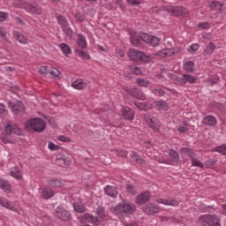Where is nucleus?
Segmentation results:
<instances>
[{"label": "nucleus", "instance_id": "1", "mask_svg": "<svg viewBox=\"0 0 226 226\" xmlns=\"http://www.w3.org/2000/svg\"><path fill=\"white\" fill-rule=\"evenodd\" d=\"M129 34L131 36V43L134 47H139L140 40H142L147 45H151L152 47H156V45L160 43V39L154 35H149L147 34H139V35H138L137 33L133 30H131Z\"/></svg>", "mask_w": 226, "mask_h": 226}, {"label": "nucleus", "instance_id": "2", "mask_svg": "<svg viewBox=\"0 0 226 226\" xmlns=\"http://www.w3.org/2000/svg\"><path fill=\"white\" fill-rule=\"evenodd\" d=\"M135 206L127 200H123L121 203L111 208L112 213L117 216H124V215H133L135 213Z\"/></svg>", "mask_w": 226, "mask_h": 226}, {"label": "nucleus", "instance_id": "3", "mask_svg": "<svg viewBox=\"0 0 226 226\" xmlns=\"http://www.w3.org/2000/svg\"><path fill=\"white\" fill-rule=\"evenodd\" d=\"M95 215L97 216H93L90 214H85L83 215L84 222H88V223H94V225H100L101 222H105L107 220V215L105 214V208L102 207H99L96 211Z\"/></svg>", "mask_w": 226, "mask_h": 226}, {"label": "nucleus", "instance_id": "4", "mask_svg": "<svg viewBox=\"0 0 226 226\" xmlns=\"http://www.w3.org/2000/svg\"><path fill=\"white\" fill-rule=\"evenodd\" d=\"M26 128L41 133V132H44L45 128H47V124L45 121L41 120V118H34L26 122Z\"/></svg>", "mask_w": 226, "mask_h": 226}, {"label": "nucleus", "instance_id": "5", "mask_svg": "<svg viewBox=\"0 0 226 226\" xmlns=\"http://www.w3.org/2000/svg\"><path fill=\"white\" fill-rule=\"evenodd\" d=\"M128 56L132 61H142V63H149L151 61V56L135 49H131Z\"/></svg>", "mask_w": 226, "mask_h": 226}, {"label": "nucleus", "instance_id": "6", "mask_svg": "<svg viewBox=\"0 0 226 226\" xmlns=\"http://www.w3.org/2000/svg\"><path fill=\"white\" fill-rule=\"evenodd\" d=\"M200 223L203 226H220V219L216 215H205L200 216Z\"/></svg>", "mask_w": 226, "mask_h": 226}, {"label": "nucleus", "instance_id": "7", "mask_svg": "<svg viewBox=\"0 0 226 226\" xmlns=\"http://www.w3.org/2000/svg\"><path fill=\"white\" fill-rule=\"evenodd\" d=\"M162 10L168 11V13H171V15H174L175 17H179V15H188V10L181 6H164Z\"/></svg>", "mask_w": 226, "mask_h": 226}, {"label": "nucleus", "instance_id": "8", "mask_svg": "<svg viewBox=\"0 0 226 226\" xmlns=\"http://www.w3.org/2000/svg\"><path fill=\"white\" fill-rule=\"evenodd\" d=\"M53 215L56 218H59L60 220H64V222L70 220V218L72 216V214H70V212H68V210H66L61 207H57L55 209Z\"/></svg>", "mask_w": 226, "mask_h": 226}, {"label": "nucleus", "instance_id": "9", "mask_svg": "<svg viewBox=\"0 0 226 226\" xmlns=\"http://www.w3.org/2000/svg\"><path fill=\"white\" fill-rule=\"evenodd\" d=\"M145 121L152 130H154V132H158L160 130V121L156 119V117H154L151 115H146Z\"/></svg>", "mask_w": 226, "mask_h": 226}, {"label": "nucleus", "instance_id": "10", "mask_svg": "<svg viewBox=\"0 0 226 226\" xmlns=\"http://www.w3.org/2000/svg\"><path fill=\"white\" fill-rule=\"evenodd\" d=\"M8 106L14 114H19L24 110V103L20 101H9Z\"/></svg>", "mask_w": 226, "mask_h": 226}, {"label": "nucleus", "instance_id": "11", "mask_svg": "<svg viewBox=\"0 0 226 226\" xmlns=\"http://www.w3.org/2000/svg\"><path fill=\"white\" fill-rule=\"evenodd\" d=\"M4 132L7 135H22V130L19 128L16 124H4Z\"/></svg>", "mask_w": 226, "mask_h": 226}, {"label": "nucleus", "instance_id": "12", "mask_svg": "<svg viewBox=\"0 0 226 226\" xmlns=\"http://www.w3.org/2000/svg\"><path fill=\"white\" fill-rule=\"evenodd\" d=\"M195 80H197V78L190 74H184L182 78H177V84L179 86H185L187 82L189 84H195Z\"/></svg>", "mask_w": 226, "mask_h": 226}, {"label": "nucleus", "instance_id": "13", "mask_svg": "<svg viewBox=\"0 0 226 226\" xmlns=\"http://www.w3.org/2000/svg\"><path fill=\"white\" fill-rule=\"evenodd\" d=\"M26 11L32 15H41L42 10L36 4H27L25 7Z\"/></svg>", "mask_w": 226, "mask_h": 226}, {"label": "nucleus", "instance_id": "14", "mask_svg": "<svg viewBox=\"0 0 226 226\" xmlns=\"http://www.w3.org/2000/svg\"><path fill=\"white\" fill-rule=\"evenodd\" d=\"M121 112L122 116H124V119H127V121H133L135 119V111L129 107H122Z\"/></svg>", "mask_w": 226, "mask_h": 226}, {"label": "nucleus", "instance_id": "15", "mask_svg": "<svg viewBox=\"0 0 226 226\" xmlns=\"http://www.w3.org/2000/svg\"><path fill=\"white\" fill-rule=\"evenodd\" d=\"M149 199H151V192L147 191V192H144L143 193L139 194L136 197V203L142 206V204H146V202H147Z\"/></svg>", "mask_w": 226, "mask_h": 226}, {"label": "nucleus", "instance_id": "16", "mask_svg": "<svg viewBox=\"0 0 226 226\" xmlns=\"http://www.w3.org/2000/svg\"><path fill=\"white\" fill-rule=\"evenodd\" d=\"M104 192L108 197H111V199H116L117 197V187L114 185H106L104 187Z\"/></svg>", "mask_w": 226, "mask_h": 226}, {"label": "nucleus", "instance_id": "17", "mask_svg": "<svg viewBox=\"0 0 226 226\" xmlns=\"http://www.w3.org/2000/svg\"><path fill=\"white\" fill-rule=\"evenodd\" d=\"M158 204H163L164 206H179V201L177 200H169V199H158L156 200Z\"/></svg>", "mask_w": 226, "mask_h": 226}, {"label": "nucleus", "instance_id": "18", "mask_svg": "<svg viewBox=\"0 0 226 226\" xmlns=\"http://www.w3.org/2000/svg\"><path fill=\"white\" fill-rule=\"evenodd\" d=\"M202 123L206 126H216L217 121H216V117L209 115L204 117Z\"/></svg>", "mask_w": 226, "mask_h": 226}, {"label": "nucleus", "instance_id": "19", "mask_svg": "<svg viewBox=\"0 0 226 226\" xmlns=\"http://www.w3.org/2000/svg\"><path fill=\"white\" fill-rule=\"evenodd\" d=\"M41 196L47 200L54 197V191L50 187H44L41 192Z\"/></svg>", "mask_w": 226, "mask_h": 226}, {"label": "nucleus", "instance_id": "20", "mask_svg": "<svg viewBox=\"0 0 226 226\" xmlns=\"http://www.w3.org/2000/svg\"><path fill=\"white\" fill-rule=\"evenodd\" d=\"M56 163L60 167H63V165H70V162H67L64 155L61 153L56 155Z\"/></svg>", "mask_w": 226, "mask_h": 226}, {"label": "nucleus", "instance_id": "21", "mask_svg": "<svg viewBox=\"0 0 226 226\" xmlns=\"http://www.w3.org/2000/svg\"><path fill=\"white\" fill-rule=\"evenodd\" d=\"M72 87L78 90L86 89V87H87V83L84 82L82 79H78L72 83Z\"/></svg>", "mask_w": 226, "mask_h": 226}, {"label": "nucleus", "instance_id": "22", "mask_svg": "<svg viewBox=\"0 0 226 226\" xmlns=\"http://www.w3.org/2000/svg\"><path fill=\"white\" fill-rule=\"evenodd\" d=\"M0 188L4 190V192H7L10 193L11 192V185L7 180H4L3 177H0Z\"/></svg>", "mask_w": 226, "mask_h": 226}, {"label": "nucleus", "instance_id": "23", "mask_svg": "<svg viewBox=\"0 0 226 226\" xmlns=\"http://www.w3.org/2000/svg\"><path fill=\"white\" fill-rule=\"evenodd\" d=\"M145 213H147V215H154V213H158L160 211V207L154 206L153 203L148 204L145 207Z\"/></svg>", "mask_w": 226, "mask_h": 226}, {"label": "nucleus", "instance_id": "24", "mask_svg": "<svg viewBox=\"0 0 226 226\" xmlns=\"http://www.w3.org/2000/svg\"><path fill=\"white\" fill-rule=\"evenodd\" d=\"M0 204L3 206V207H6V209H11V211L17 212V207L11 204L8 200L6 199H0Z\"/></svg>", "mask_w": 226, "mask_h": 226}, {"label": "nucleus", "instance_id": "25", "mask_svg": "<svg viewBox=\"0 0 226 226\" xmlns=\"http://www.w3.org/2000/svg\"><path fill=\"white\" fill-rule=\"evenodd\" d=\"M73 209L76 213H85L86 206L82 204V201H76L72 204Z\"/></svg>", "mask_w": 226, "mask_h": 226}, {"label": "nucleus", "instance_id": "26", "mask_svg": "<svg viewBox=\"0 0 226 226\" xmlns=\"http://www.w3.org/2000/svg\"><path fill=\"white\" fill-rule=\"evenodd\" d=\"M13 36L22 45H26L27 44V39L26 38V36H24V34H20V32L15 31L13 33Z\"/></svg>", "mask_w": 226, "mask_h": 226}, {"label": "nucleus", "instance_id": "27", "mask_svg": "<svg viewBox=\"0 0 226 226\" xmlns=\"http://www.w3.org/2000/svg\"><path fill=\"white\" fill-rule=\"evenodd\" d=\"M155 109L157 110H168L169 109V104L163 101H156L154 102Z\"/></svg>", "mask_w": 226, "mask_h": 226}, {"label": "nucleus", "instance_id": "28", "mask_svg": "<svg viewBox=\"0 0 226 226\" xmlns=\"http://www.w3.org/2000/svg\"><path fill=\"white\" fill-rule=\"evenodd\" d=\"M78 47L80 49H86L87 47V41H86V37L82 34H78Z\"/></svg>", "mask_w": 226, "mask_h": 226}, {"label": "nucleus", "instance_id": "29", "mask_svg": "<svg viewBox=\"0 0 226 226\" xmlns=\"http://www.w3.org/2000/svg\"><path fill=\"white\" fill-rule=\"evenodd\" d=\"M158 56H160V57H167V56H174V49H164L158 52Z\"/></svg>", "mask_w": 226, "mask_h": 226}, {"label": "nucleus", "instance_id": "30", "mask_svg": "<svg viewBox=\"0 0 226 226\" xmlns=\"http://www.w3.org/2000/svg\"><path fill=\"white\" fill-rule=\"evenodd\" d=\"M215 49H216V46L213 42H209L204 49L205 56H211L215 52Z\"/></svg>", "mask_w": 226, "mask_h": 226}, {"label": "nucleus", "instance_id": "31", "mask_svg": "<svg viewBox=\"0 0 226 226\" xmlns=\"http://www.w3.org/2000/svg\"><path fill=\"white\" fill-rule=\"evenodd\" d=\"M181 154L183 156H189V158H196L197 156V154H194L190 148H182Z\"/></svg>", "mask_w": 226, "mask_h": 226}, {"label": "nucleus", "instance_id": "32", "mask_svg": "<svg viewBox=\"0 0 226 226\" xmlns=\"http://www.w3.org/2000/svg\"><path fill=\"white\" fill-rule=\"evenodd\" d=\"M169 154L170 162L173 163H177V162H179V154H177V152L170 150Z\"/></svg>", "mask_w": 226, "mask_h": 226}, {"label": "nucleus", "instance_id": "33", "mask_svg": "<svg viewBox=\"0 0 226 226\" xmlns=\"http://www.w3.org/2000/svg\"><path fill=\"white\" fill-rule=\"evenodd\" d=\"M194 68H195V64L192 61H187L184 64V70H185V72H189L190 73L193 72Z\"/></svg>", "mask_w": 226, "mask_h": 226}, {"label": "nucleus", "instance_id": "34", "mask_svg": "<svg viewBox=\"0 0 226 226\" xmlns=\"http://www.w3.org/2000/svg\"><path fill=\"white\" fill-rule=\"evenodd\" d=\"M59 47L63 54H64V56H68V54H72V49L66 43H61Z\"/></svg>", "mask_w": 226, "mask_h": 226}, {"label": "nucleus", "instance_id": "35", "mask_svg": "<svg viewBox=\"0 0 226 226\" xmlns=\"http://www.w3.org/2000/svg\"><path fill=\"white\" fill-rule=\"evenodd\" d=\"M132 158L136 162V163H139V165H145L146 164V160L142 159L139 155H138L135 153L132 154Z\"/></svg>", "mask_w": 226, "mask_h": 226}, {"label": "nucleus", "instance_id": "36", "mask_svg": "<svg viewBox=\"0 0 226 226\" xmlns=\"http://www.w3.org/2000/svg\"><path fill=\"white\" fill-rule=\"evenodd\" d=\"M49 185H50L52 188H60V186H63V182L59 179H50Z\"/></svg>", "mask_w": 226, "mask_h": 226}, {"label": "nucleus", "instance_id": "37", "mask_svg": "<svg viewBox=\"0 0 226 226\" xmlns=\"http://www.w3.org/2000/svg\"><path fill=\"white\" fill-rule=\"evenodd\" d=\"M136 83L140 87H147V86H149V80L142 79V78L137 79Z\"/></svg>", "mask_w": 226, "mask_h": 226}, {"label": "nucleus", "instance_id": "38", "mask_svg": "<svg viewBox=\"0 0 226 226\" xmlns=\"http://www.w3.org/2000/svg\"><path fill=\"white\" fill-rule=\"evenodd\" d=\"M57 23L64 28L68 27V21L63 16H57L56 18Z\"/></svg>", "mask_w": 226, "mask_h": 226}, {"label": "nucleus", "instance_id": "39", "mask_svg": "<svg viewBox=\"0 0 226 226\" xmlns=\"http://www.w3.org/2000/svg\"><path fill=\"white\" fill-rule=\"evenodd\" d=\"M135 106L139 109V110H149L151 107L147 106L146 102H135Z\"/></svg>", "mask_w": 226, "mask_h": 226}, {"label": "nucleus", "instance_id": "40", "mask_svg": "<svg viewBox=\"0 0 226 226\" xmlns=\"http://www.w3.org/2000/svg\"><path fill=\"white\" fill-rule=\"evenodd\" d=\"M188 130H190V125L186 122H184L183 124L178 127L179 133H185Z\"/></svg>", "mask_w": 226, "mask_h": 226}, {"label": "nucleus", "instance_id": "41", "mask_svg": "<svg viewBox=\"0 0 226 226\" xmlns=\"http://www.w3.org/2000/svg\"><path fill=\"white\" fill-rule=\"evenodd\" d=\"M191 159H192V167H200V169L204 168V164H202V162H200V161L197 160L195 157H192Z\"/></svg>", "mask_w": 226, "mask_h": 226}, {"label": "nucleus", "instance_id": "42", "mask_svg": "<svg viewBox=\"0 0 226 226\" xmlns=\"http://www.w3.org/2000/svg\"><path fill=\"white\" fill-rule=\"evenodd\" d=\"M11 177H14L15 179H20L22 177V172L19 170H14L11 171Z\"/></svg>", "mask_w": 226, "mask_h": 226}, {"label": "nucleus", "instance_id": "43", "mask_svg": "<svg viewBox=\"0 0 226 226\" xmlns=\"http://www.w3.org/2000/svg\"><path fill=\"white\" fill-rule=\"evenodd\" d=\"M214 151L225 155L226 154V146L225 145L219 146V147L214 148Z\"/></svg>", "mask_w": 226, "mask_h": 226}, {"label": "nucleus", "instance_id": "44", "mask_svg": "<svg viewBox=\"0 0 226 226\" xmlns=\"http://www.w3.org/2000/svg\"><path fill=\"white\" fill-rule=\"evenodd\" d=\"M126 190L128 193H131L132 195H135L137 193V188L132 185H126Z\"/></svg>", "mask_w": 226, "mask_h": 226}, {"label": "nucleus", "instance_id": "45", "mask_svg": "<svg viewBox=\"0 0 226 226\" xmlns=\"http://www.w3.org/2000/svg\"><path fill=\"white\" fill-rule=\"evenodd\" d=\"M79 57H81V59H87V60L91 59V56H89V53L86 52V51H82V50L79 51Z\"/></svg>", "mask_w": 226, "mask_h": 226}, {"label": "nucleus", "instance_id": "46", "mask_svg": "<svg viewBox=\"0 0 226 226\" xmlns=\"http://www.w3.org/2000/svg\"><path fill=\"white\" fill-rule=\"evenodd\" d=\"M49 73L50 75H52L53 77H57L58 75H60L61 72H59V70L57 68H50L49 70Z\"/></svg>", "mask_w": 226, "mask_h": 226}, {"label": "nucleus", "instance_id": "47", "mask_svg": "<svg viewBox=\"0 0 226 226\" xmlns=\"http://www.w3.org/2000/svg\"><path fill=\"white\" fill-rule=\"evenodd\" d=\"M198 27H200V29H209V27H211V25H209L208 22H201L199 23Z\"/></svg>", "mask_w": 226, "mask_h": 226}, {"label": "nucleus", "instance_id": "48", "mask_svg": "<svg viewBox=\"0 0 226 226\" xmlns=\"http://www.w3.org/2000/svg\"><path fill=\"white\" fill-rule=\"evenodd\" d=\"M210 6L211 8H215V10H222V3L220 2H212Z\"/></svg>", "mask_w": 226, "mask_h": 226}, {"label": "nucleus", "instance_id": "49", "mask_svg": "<svg viewBox=\"0 0 226 226\" xmlns=\"http://www.w3.org/2000/svg\"><path fill=\"white\" fill-rule=\"evenodd\" d=\"M48 147L50 149V151H57L59 149V146L54 144L53 142H49Z\"/></svg>", "mask_w": 226, "mask_h": 226}, {"label": "nucleus", "instance_id": "50", "mask_svg": "<svg viewBox=\"0 0 226 226\" xmlns=\"http://www.w3.org/2000/svg\"><path fill=\"white\" fill-rule=\"evenodd\" d=\"M198 50H199V44L197 43L191 45L188 49L189 52H197Z\"/></svg>", "mask_w": 226, "mask_h": 226}, {"label": "nucleus", "instance_id": "51", "mask_svg": "<svg viewBox=\"0 0 226 226\" xmlns=\"http://www.w3.org/2000/svg\"><path fill=\"white\" fill-rule=\"evenodd\" d=\"M39 72L41 75H47L49 73V68L47 66H41Z\"/></svg>", "mask_w": 226, "mask_h": 226}, {"label": "nucleus", "instance_id": "52", "mask_svg": "<svg viewBox=\"0 0 226 226\" xmlns=\"http://www.w3.org/2000/svg\"><path fill=\"white\" fill-rule=\"evenodd\" d=\"M8 19V13L4 11H0V22H4Z\"/></svg>", "mask_w": 226, "mask_h": 226}, {"label": "nucleus", "instance_id": "53", "mask_svg": "<svg viewBox=\"0 0 226 226\" xmlns=\"http://www.w3.org/2000/svg\"><path fill=\"white\" fill-rule=\"evenodd\" d=\"M128 4L131 6H137L138 4H140V1L139 0H126Z\"/></svg>", "mask_w": 226, "mask_h": 226}, {"label": "nucleus", "instance_id": "54", "mask_svg": "<svg viewBox=\"0 0 226 226\" xmlns=\"http://www.w3.org/2000/svg\"><path fill=\"white\" fill-rule=\"evenodd\" d=\"M63 29H64V33H65V34H67V36H72V34H73V31L71 28H67L65 26Z\"/></svg>", "mask_w": 226, "mask_h": 226}, {"label": "nucleus", "instance_id": "55", "mask_svg": "<svg viewBox=\"0 0 226 226\" xmlns=\"http://www.w3.org/2000/svg\"><path fill=\"white\" fill-rule=\"evenodd\" d=\"M154 94H157L158 96H163V94H165V92L162 89H154Z\"/></svg>", "mask_w": 226, "mask_h": 226}, {"label": "nucleus", "instance_id": "56", "mask_svg": "<svg viewBox=\"0 0 226 226\" xmlns=\"http://www.w3.org/2000/svg\"><path fill=\"white\" fill-rule=\"evenodd\" d=\"M58 140H60V142H70V138L65 136H58Z\"/></svg>", "mask_w": 226, "mask_h": 226}, {"label": "nucleus", "instance_id": "57", "mask_svg": "<svg viewBox=\"0 0 226 226\" xmlns=\"http://www.w3.org/2000/svg\"><path fill=\"white\" fill-rule=\"evenodd\" d=\"M132 72L135 75H142V71L139 69V67H135L132 69Z\"/></svg>", "mask_w": 226, "mask_h": 226}, {"label": "nucleus", "instance_id": "58", "mask_svg": "<svg viewBox=\"0 0 226 226\" xmlns=\"http://www.w3.org/2000/svg\"><path fill=\"white\" fill-rule=\"evenodd\" d=\"M6 112V106L4 104L0 103V114H4Z\"/></svg>", "mask_w": 226, "mask_h": 226}, {"label": "nucleus", "instance_id": "59", "mask_svg": "<svg viewBox=\"0 0 226 226\" xmlns=\"http://www.w3.org/2000/svg\"><path fill=\"white\" fill-rule=\"evenodd\" d=\"M0 36H6V30L3 26H0Z\"/></svg>", "mask_w": 226, "mask_h": 226}, {"label": "nucleus", "instance_id": "60", "mask_svg": "<svg viewBox=\"0 0 226 226\" xmlns=\"http://www.w3.org/2000/svg\"><path fill=\"white\" fill-rule=\"evenodd\" d=\"M117 54L119 56V57H124V51H123V49H118Z\"/></svg>", "mask_w": 226, "mask_h": 226}, {"label": "nucleus", "instance_id": "61", "mask_svg": "<svg viewBox=\"0 0 226 226\" xmlns=\"http://www.w3.org/2000/svg\"><path fill=\"white\" fill-rule=\"evenodd\" d=\"M136 98H138L139 100H146V95H144L142 93H140V94H138Z\"/></svg>", "mask_w": 226, "mask_h": 226}, {"label": "nucleus", "instance_id": "62", "mask_svg": "<svg viewBox=\"0 0 226 226\" xmlns=\"http://www.w3.org/2000/svg\"><path fill=\"white\" fill-rule=\"evenodd\" d=\"M119 156H128V153L124 151H118Z\"/></svg>", "mask_w": 226, "mask_h": 226}, {"label": "nucleus", "instance_id": "63", "mask_svg": "<svg viewBox=\"0 0 226 226\" xmlns=\"http://www.w3.org/2000/svg\"><path fill=\"white\" fill-rule=\"evenodd\" d=\"M222 215H226V203L222 205Z\"/></svg>", "mask_w": 226, "mask_h": 226}, {"label": "nucleus", "instance_id": "64", "mask_svg": "<svg viewBox=\"0 0 226 226\" xmlns=\"http://www.w3.org/2000/svg\"><path fill=\"white\" fill-rule=\"evenodd\" d=\"M125 226H139V224H137L135 222H132L131 223H126Z\"/></svg>", "mask_w": 226, "mask_h": 226}]
</instances>
